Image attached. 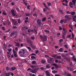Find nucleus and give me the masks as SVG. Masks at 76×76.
Wrapping results in <instances>:
<instances>
[{
  "label": "nucleus",
  "instance_id": "1",
  "mask_svg": "<svg viewBox=\"0 0 76 76\" xmlns=\"http://www.w3.org/2000/svg\"><path fill=\"white\" fill-rule=\"evenodd\" d=\"M19 54L21 57H25L28 56V52L27 50L22 49L19 51Z\"/></svg>",
  "mask_w": 76,
  "mask_h": 76
},
{
  "label": "nucleus",
  "instance_id": "2",
  "mask_svg": "<svg viewBox=\"0 0 76 76\" xmlns=\"http://www.w3.org/2000/svg\"><path fill=\"white\" fill-rule=\"evenodd\" d=\"M39 68L37 67L34 69L33 70L32 69H31L30 68H29L27 69V71H29V70H30V72H31L32 73H36L39 70Z\"/></svg>",
  "mask_w": 76,
  "mask_h": 76
},
{
  "label": "nucleus",
  "instance_id": "3",
  "mask_svg": "<svg viewBox=\"0 0 76 76\" xmlns=\"http://www.w3.org/2000/svg\"><path fill=\"white\" fill-rule=\"evenodd\" d=\"M40 38L41 39H42L43 41H46L47 39V37L45 36H44L43 37H42V36L41 35L40 36Z\"/></svg>",
  "mask_w": 76,
  "mask_h": 76
},
{
  "label": "nucleus",
  "instance_id": "4",
  "mask_svg": "<svg viewBox=\"0 0 76 76\" xmlns=\"http://www.w3.org/2000/svg\"><path fill=\"white\" fill-rule=\"evenodd\" d=\"M11 12L12 14V16H18V15H16V14H17V12H15V10H11Z\"/></svg>",
  "mask_w": 76,
  "mask_h": 76
},
{
  "label": "nucleus",
  "instance_id": "5",
  "mask_svg": "<svg viewBox=\"0 0 76 76\" xmlns=\"http://www.w3.org/2000/svg\"><path fill=\"white\" fill-rule=\"evenodd\" d=\"M12 24L14 25H16L18 24V22L16 21H15V20L12 19Z\"/></svg>",
  "mask_w": 76,
  "mask_h": 76
},
{
  "label": "nucleus",
  "instance_id": "6",
  "mask_svg": "<svg viewBox=\"0 0 76 76\" xmlns=\"http://www.w3.org/2000/svg\"><path fill=\"white\" fill-rule=\"evenodd\" d=\"M18 34L17 32H12L10 36L11 37H13V36L15 35V34Z\"/></svg>",
  "mask_w": 76,
  "mask_h": 76
},
{
  "label": "nucleus",
  "instance_id": "7",
  "mask_svg": "<svg viewBox=\"0 0 76 76\" xmlns=\"http://www.w3.org/2000/svg\"><path fill=\"white\" fill-rule=\"evenodd\" d=\"M45 73L46 74V76H50V72H49L48 71L46 70L45 71Z\"/></svg>",
  "mask_w": 76,
  "mask_h": 76
},
{
  "label": "nucleus",
  "instance_id": "8",
  "mask_svg": "<svg viewBox=\"0 0 76 76\" xmlns=\"http://www.w3.org/2000/svg\"><path fill=\"white\" fill-rule=\"evenodd\" d=\"M73 4L72 2H69V6L70 7H73Z\"/></svg>",
  "mask_w": 76,
  "mask_h": 76
},
{
  "label": "nucleus",
  "instance_id": "9",
  "mask_svg": "<svg viewBox=\"0 0 76 76\" xmlns=\"http://www.w3.org/2000/svg\"><path fill=\"white\" fill-rule=\"evenodd\" d=\"M37 22L38 25H40L41 23V20L40 19H39L37 20Z\"/></svg>",
  "mask_w": 76,
  "mask_h": 76
},
{
  "label": "nucleus",
  "instance_id": "10",
  "mask_svg": "<svg viewBox=\"0 0 76 76\" xmlns=\"http://www.w3.org/2000/svg\"><path fill=\"white\" fill-rule=\"evenodd\" d=\"M10 55H11V53L10 52H7V56L8 58H9L10 57Z\"/></svg>",
  "mask_w": 76,
  "mask_h": 76
},
{
  "label": "nucleus",
  "instance_id": "11",
  "mask_svg": "<svg viewBox=\"0 0 76 76\" xmlns=\"http://www.w3.org/2000/svg\"><path fill=\"white\" fill-rule=\"evenodd\" d=\"M6 23L8 25H10V22L9 21V20H7L6 22Z\"/></svg>",
  "mask_w": 76,
  "mask_h": 76
},
{
  "label": "nucleus",
  "instance_id": "12",
  "mask_svg": "<svg viewBox=\"0 0 76 76\" xmlns=\"http://www.w3.org/2000/svg\"><path fill=\"white\" fill-rule=\"evenodd\" d=\"M32 64L35 65V64H37V61H32Z\"/></svg>",
  "mask_w": 76,
  "mask_h": 76
},
{
  "label": "nucleus",
  "instance_id": "13",
  "mask_svg": "<svg viewBox=\"0 0 76 76\" xmlns=\"http://www.w3.org/2000/svg\"><path fill=\"white\" fill-rule=\"evenodd\" d=\"M53 65L56 68H57V69H58V65H57L56 64H53Z\"/></svg>",
  "mask_w": 76,
  "mask_h": 76
},
{
  "label": "nucleus",
  "instance_id": "14",
  "mask_svg": "<svg viewBox=\"0 0 76 76\" xmlns=\"http://www.w3.org/2000/svg\"><path fill=\"white\" fill-rule=\"evenodd\" d=\"M37 66H35L34 65H31L30 67L32 69H34V68H35L36 67H37Z\"/></svg>",
  "mask_w": 76,
  "mask_h": 76
},
{
  "label": "nucleus",
  "instance_id": "15",
  "mask_svg": "<svg viewBox=\"0 0 76 76\" xmlns=\"http://www.w3.org/2000/svg\"><path fill=\"white\" fill-rule=\"evenodd\" d=\"M72 1L74 5H75V3L76 2V0H72Z\"/></svg>",
  "mask_w": 76,
  "mask_h": 76
},
{
  "label": "nucleus",
  "instance_id": "16",
  "mask_svg": "<svg viewBox=\"0 0 76 76\" xmlns=\"http://www.w3.org/2000/svg\"><path fill=\"white\" fill-rule=\"evenodd\" d=\"M11 69L12 71L15 70L16 69V68L15 67H12L11 68Z\"/></svg>",
  "mask_w": 76,
  "mask_h": 76
},
{
  "label": "nucleus",
  "instance_id": "17",
  "mask_svg": "<svg viewBox=\"0 0 76 76\" xmlns=\"http://www.w3.org/2000/svg\"><path fill=\"white\" fill-rule=\"evenodd\" d=\"M2 14L4 15H7V13H6V11H5V10H4L3 11V12L2 13Z\"/></svg>",
  "mask_w": 76,
  "mask_h": 76
},
{
  "label": "nucleus",
  "instance_id": "18",
  "mask_svg": "<svg viewBox=\"0 0 76 76\" xmlns=\"http://www.w3.org/2000/svg\"><path fill=\"white\" fill-rule=\"evenodd\" d=\"M59 12H60L61 13V14H62V15L64 14V13L63 12V10L59 9Z\"/></svg>",
  "mask_w": 76,
  "mask_h": 76
},
{
  "label": "nucleus",
  "instance_id": "19",
  "mask_svg": "<svg viewBox=\"0 0 76 76\" xmlns=\"http://www.w3.org/2000/svg\"><path fill=\"white\" fill-rule=\"evenodd\" d=\"M49 41H50V42L53 41V37H52V36H50V38L49 39Z\"/></svg>",
  "mask_w": 76,
  "mask_h": 76
},
{
  "label": "nucleus",
  "instance_id": "20",
  "mask_svg": "<svg viewBox=\"0 0 76 76\" xmlns=\"http://www.w3.org/2000/svg\"><path fill=\"white\" fill-rule=\"evenodd\" d=\"M28 32H31V31H32V32H33L34 31V30H31L30 29H29L28 30Z\"/></svg>",
  "mask_w": 76,
  "mask_h": 76
},
{
  "label": "nucleus",
  "instance_id": "21",
  "mask_svg": "<svg viewBox=\"0 0 76 76\" xmlns=\"http://www.w3.org/2000/svg\"><path fill=\"white\" fill-rule=\"evenodd\" d=\"M65 18L66 19H69V17L68 15H66L65 16Z\"/></svg>",
  "mask_w": 76,
  "mask_h": 76
},
{
  "label": "nucleus",
  "instance_id": "22",
  "mask_svg": "<svg viewBox=\"0 0 76 76\" xmlns=\"http://www.w3.org/2000/svg\"><path fill=\"white\" fill-rule=\"evenodd\" d=\"M64 20H61L60 21V23H63V22H64Z\"/></svg>",
  "mask_w": 76,
  "mask_h": 76
},
{
  "label": "nucleus",
  "instance_id": "23",
  "mask_svg": "<svg viewBox=\"0 0 76 76\" xmlns=\"http://www.w3.org/2000/svg\"><path fill=\"white\" fill-rule=\"evenodd\" d=\"M46 68H48V69L49 68H50V65L49 64H48L46 66Z\"/></svg>",
  "mask_w": 76,
  "mask_h": 76
},
{
  "label": "nucleus",
  "instance_id": "24",
  "mask_svg": "<svg viewBox=\"0 0 76 76\" xmlns=\"http://www.w3.org/2000/svg\"><path fill=\"white\" fill-rule=\"evenodd\" d=\"M30 44L31 47L32 46V44H33V42H32V41H30V42H29Z\"/></svg>",
  "mask_w": 76,
  "mask_h": 76
},
{
  "label": "nucleus",
  "instance_id": "25",
  "mask_svg": "<svg viewBox=\"0 0 76 76\" xmlns=\"http://www.w3.org/2000/svg\"><path fill=\"white\" fill-rule=\"evenodd\" d=\"M59 43H61V42H63V39H61L59 40Z\"/></svg>",
  "mask_w": 76,
  "mask_h": 76
},
{
  "label": "nucleus",
  "instance_id": "26",
  "mask_svg": "<svg viewBox=\"0 0 76 76\" xmlns=\"http://www.w3.org/2000/svg\"><path fill=\"white\" fill-rule=\"evenodd\" d=\"M10 73L9 72V73H7L5 74V75L7 76H9L10 75Z\"/></svg>",
  "mask_w": 76,
  "mask_h": 76
},
{
  "label": "nucleus",
  "instance_id": "27",
  "mask_svg": "<svg viewBox=\"0 0 76 76\" xmlns=\"http://www.w3.org/2000/svg\"><path fill=\"white\" fill-rule=\"evenodd\" d=\"M57 71H56V70H53L52 71V73H57Z\"/></svg>",
  "mask_w": 76,
  "mask_h": 76
},
{
  "label": "nucleus",
  "instance_id": "28",
  "mask_svg": "<svg viewBox=\"0 0 76 76\" xmlns=\"http://www.w3.org/2000/svg\"><path fill=\"white\" fill-rule=\"evenodd\" d=\"M71 14L72 15H75V12H71Z\"/></svg>",
  "mask_w": 76,
  "mask_h": 76
},
{
  "label": "nucleus",
  "instance_id": "29",
  "mask_svg": "<svg viewBox=\"0 0 76 76\" xmlns=\"http://www.w3.org/2000/svg\"><path fill=\"white\" fill-rule=\"evenodd\" d=\"M69 28H71V29H72V30H73V27H72V25H71L69 24Z\"/></svg>",
  "mask_w": 76,
  "mask_h": 76
},
{
  "label": "nucleus",
  "instance_id": "30",
  "mask_svg": "<svg viewBox=\"0 0 76 76\" xmlns=\"http://www.w3.org/2000/svg\"><path fill=\"white\" fill-rule=\"evenodd\" d=\"M45 62H46V61H45V60H42L41 61V63H42V64H44Z\"/></svg>",
  "mask_w": 76,
  "mask_h": 76
},
{
  "label": "nucleus",
  "instance_id": "31",
  "mask_svg": "<svg viewBox=\"0 0 76 76\" xmlns=\"http://www.w3.org/2000/svg\"><path fill=\"white\" fill-rule=\"evenodd\" d=\"M59 51H60L61 52H63V48H61L59 50Z\"/></svg>",
  "mask_w": 76,
  "mask_h": 76
},
{
  "label": "nucleus",
  "instance_id": "32",
  "mask_svg": "<svg viewBox=\"0 0 76 76\" xmlns=\"http://www.w3.org/2000/svg\"><path fill=\"white\" fill-rule=\"evenodd\" d=\"M62 4H63V6H68V5L67 4H65L64 3H62Z\"/></svg>",
  "mask_w": 76,
  "mask_h": 76
},
{
  "label": "nucleus",
  "instance_id": "33",
  "mask_svg": "<svg viewBox=\"0 0 76 76\" xmlns=\"http://www.w3.org/2000/svg\"><path fill=\"white\" fill-rule=\"evenodd\" d=\"M67 32V31L66 30L65 31H64L63 35H65L66 34V33Z\"/></svg>",
  "mask_w": 76,
  "mask_h": 76
},
{
  "label": "nucleus",
  "instance_id": "34",
  "mask_svg": "<svg viewBox=\"0 0 76 76\" xmlns=\"http://www.w3.org/2000/svg\"><path fill=\"white\" fill-rule=\"evenodd\" d=\"M57 59H61V57L60 56H58L56 58Z\"/></svg>",
  "mask_w": 76,
  "mask_h": 76
},
{
  "label": "nucleus",
  "instance_id": "35",
  "mask_svg": "<svg viewBox=\"0 0 76 76\" xmlns=\"http://www.w3.org/2000/svg\"><path fill=\"white\" fill-rule=\"evenodd\" d=\"M73 21H74V22H76V18H75L74 17H73Z\"/></svg>",
  "mask_w": 76,
  "mask_h": 76
},
{
  "label": "nucleus",
  "instance_id": "36",
  "mask_svg": "<svg viewBox=\"0 0 76 76\" xmlns=\"http://www.w3.org/2000/svg\"><path fill=\"white\" fill-rule=\"evenodd\" d=\"M60 62V61H58L57 60H55V62H56L57 63H59Z\"/></svg>",
  "mask_w": 76,
  "mask_h": 76
},
{
  "label": "nucleus",
  "instance_id": "37",
  "mask_svg": "<svg viewBox=\"0 0 76 76\" xmlns=\"http://www.w3.org/2000/svg\"><path fill=\"white\" fill-rule=\"evenodd\" d=\"M45 32H47V33H49V32H50V31L47 30H45Z\"/></svg>",
  "mask_w": 76,
  "mask_h": 76
},
{
  "label": "nucleus",
  "instance_id": "38",
  "mask_svg": "<svg viewBox=\"0 0 76 76\" xmlns=\"http://www.w3.org/2000/svg\"><path fill=\"white\" fill-rule=\"evenodd\" d=\"M31 40H34V39H35V37H31Z\"/></svg>",
  "mask_w": 76,
  "mask_h": 76
},
{
  "label": "nucleus",
  "instance_id": "39",
  "mask_svg": "<svg viewBox=\"0 0 76 76\" xmlns=\"http://www.w3.org/2000/svg\"><path fill=\"white\" fill-rule=\"evenodd\" d=\"M36 58V57L34 56H32L31 57V58H33V59H35V58Z\"/></svg>",
  "mask_w": 76,
  "mask_h": 76
},
{
  "label": "nucleus",
  "instance_id": "40",
  "mask_svg": "<svg viewBox=\"0 0 76 76\" xmlns=\"http://www.w3.org/2000/svg\"><path fill=\"white\" fill-rule=\"evenodd\" d=\"M34 32H35V33L36 34H37V30H35V29H34Z\"/></svg>",
  "mask_w": 76,
  "mask_h": 76
},
{
  "label": "nucleus",
  "instance_id": "41",
  "mask_svg": "<svg viewBox=\"0 0 76 76\" xmlns=\"http://www.w3.org/2000/svg\"><path fill=\"white\" fill-rule=\"evenodd\" d=\"M23 61L25 63H27V61L26 60V59H23Z\"/></svg>",
  "mask_w": 76,
  "mask_h": 76
},
{
  "label": "nucleus",
  "instance_id": "42",
  "mask_svg": "<svg viewBox=\"0 0 76 76\" xmlns=\"http://www.w3.org/2000/svg\"><path fill=\"white\" fill-rule=\"evenodd\" d=\"M13 52L14 54H15V53H16V52L14 49L13 50Z\"/></svg>",
  "mask_w": 76,
  "mask_h": 76
},
{
  "label": "nucleus",
  "instance_id": "43",
  "mask_svg": "<svg viewBox=\"0 0 76 76\" xmlns=\"http://www.w3.org/2000/svg\"><path fill=\"white\" fill-rule=\"evenodd\" d=\"M67 13V14H71V12L69 11H67L66 12Z\"/></svg>",
  "mask_w": 76,
  "mask_h": 76
},
{
  "label": "nucleus",
  "instance_id": "44",
  "mask_svg": "<svg viewBox=\"0 0 76 76\" xmlns=\"http://www.w3.org/2000/svg\"><path fill=\"white\" fill-rule=\"evenodd\" d=\"M71 37V35H69L66 37V38H69Z\"/></svg>",
  "mask_w": 76,
  "mask_h": 76
},
{
  "label": "nucleus",
  "instance_id": "45",
  "mask_svg": "<svg viewBox=\"0 0 76 76\" xmlns=\"http://www.w3.org/2000/svg\"><path fill=\"white\" fill-rule=\"evenodd\" d=\"M46 20V18H44L42 19V21H45Z\"/></svg>",
  "mask_w": 76,
  "mask_h": 76
},
{
  "label": "nucleus",
  "instance_id": "46",
  "mask_svg": "<svg viewBox=\"0 0 76 76\" xmlns=\"http://www.w3.org/2000/svg\"><path fill=\"white\" fill-rule=\"evenodd\" d=\"M67 76H72V75H71V74H70V73H68L67 74Z\"/></svg>",
  "mask_w": 76,
  "mask_h": 76
},
{
  "label": "nucleus",
  "instance_id": "47",
  "mask_svg": "<svg viewBox=\"0 0 76 76\" xmlns=\"http://www.w3.org/2000/svg\"><path fill=\"white\" fill-rule=\"evenodd\" d=\"M8 50L9 52H11V51H12V49H8Z\"/></svg>",
  "mask_w": 76,
  "mask_h": 76
},
{
  "label": "nucleus",
  "instance_id": "48",
  "mask_svg": "<svg viewBox=\"0 0 76 76\" xmlns=\"http://www.w3.org/2000/svg\"><path fill=\"white\" fill-rule=\"evenodd\" d=\"M59 31H61V30H62V28H61V26H59Z\"/></svg>",
  "mask_w": 76,
  "mask_h": 76
},
{
  "label": "nucleus",
  "instance_id": "49",
  "mask_svg": "<svg viewBox=\"0 0 76 76\" xmlns=\"http://www.w3.org/2000/svg\"><path fill=\"white\" fill-rule=\"evenodd\" d=\"M47 4H48V6H51V3H48Z\"/></svg>",
  "mask_w": 76,
  "mask_h": 76
},
{
  "label": "nucleus",
  "instance_id": "50",
  "mask_svg": "<svg viewBox=\"0 0 76 76\" xmlns=\"http://www.w3.org/2000/svg\"><path fill=\"white\" fill-rule=\"evenodd\" d=\"M11 4L12 6H14L15 5V3L13 2H12Z\"/></svg>",
  "mask_w": 76,
  "mask_h": 76
},
{
  "label": "nucleus",
  "instance_id": "51",
  "mask_svg": "<svg viewBox=\"0 0 76 76\" xmlns=\"http://www.w3.org/2000/svg\"><path fill=\"white\" fill-rule=\"evenodd\" d=\"M18 23H20V19H18Z\"/></svg>",
  "mask_w": 76,
  "mask_h": 76
},
{
  "label": "nucleus",
  "instance_id": "52",
  "mask_svg": "<svg viewBox=\"0 0 76 76\" xmlns=\"http://www.w3.org/2000/svg\"><path fill=\"white\" fill-rule=\"evenodd\" d=\"M14 56L15 57H17V54H16V53H14Z\"/></svg>",
  "mask_w": 76,
  "mask_h": 76
},
{
  "label": "nucleus",
  "instance_id": "53",
  "mask_svg": "<svg viewBox=\"0 0 76 76\" xmlns=\"http://www.w3.org/2000/svg\"><path fill=\"white\" fill-rule=\"evenodd\" d=\"M72 37L73 39L75 38V37H74V34H73V33H72Z\"/></svg>",
  "mask_w": 76,
  "mask_h": 76
},
{
  "label": "nucleus",
  "instance_id": "54",
  "mask_svg": "<svg viewBox=\"0 0 76 76\" xmlns=\"http://www.w3.org/2000/svg\"><path fill=\"white\" fill-rule=\"evenodd\" d=\"M10 29H8V31H7L6 32H10Z\"/></svg>",
  "mask_w": 76,
  "mask_h": 76
},
{
  "label": "nucleus",
  "instance_id": "55",
  "mask_svg": "<svg viewBox=\"0 0 76 76\" xmlns=\"http://www.w3.org/2000/svg\"><path fill=\"white\" fill-rule=\"evenodd\" d=\"M60 35H61V34H60V33H58L57 34V36L58 37H59Z\"/></svg>",
  "mask_w": 76,
  "mask_h": 76
},
{
  "label": "nucleus",
  "instance_id": "56",
  "mask_svg": "<svg viewBox=\"0 0 76 76\" xmlns=\"http://www.w3.org/2000/svg\"><path fill=\"white\" fill-rule=\"evenodd\" d=\"M43 11L44 12H46L47 11V9L45 8H43Z\"/></svg>",
  "mask_w": 76,
  "mask_h": 76
},
{
  "label": "nucleus",
  "instance_id": "57",
  "mask_svg": "<svg viewBox=\"0 0 76 76\" xmlns=\"http://www.w3.org/2000/svg\"><path fill=\"white\" fill-rule=\"evenodd\" d=\"M26 16H28L29 15H30V14L29 13H26Z\"/></svg>",
  "mask_w": 76,
  "mask_h": 76
},
{
  "label": "nucleus",
  "instance_id": "58",
  "mask_svg": "<svg viewBox=\"0 0 76 76\" xmlns=\"http://www.w3.org/2000/svg\"><path fill=\"white\" fill-rule=\"evenodd\" d=\"M6 69L7 70H9V69H10V68L8 67H7L6 68Z\"/></svg>",
  "mask_w": 76,
  "mask_h": 76
},
{
  "label": "nucleus",
  "instance_id": "59",
  "mask_svg": "<svg viewBox=\"0 0 76 76\" xmlns=\"http://www.w3.org/2000/svg\"><path fill=\"white\" fill-rule=\"evenodd\" d=\"M16 46H19V43H16Z\"/></svg>",
  "mask_w": 76,
  "mask_h": 76
},
{
  "label": "nucleus",
  "instance_id": "60",
  "mask_svg": "<svg viewBox=\"0 0 76 76\" xmlns=\"http://www.w3.org/2000/svg\"><path fill=\"white\" fill-rule=\"evenodd\" d=\"M64 46L65 47H66V48H68V47L67 46V45H66V44L64 45Z\"/></svg>",
  "mask_w": 76,
  "mask_h": 76
},
{
  "label": "nucleus",
  "instance_id": "61",
  "mask_svg": "<svg viewBox=\"0 0 76 76\" xmlns=\"http://www.w3.org/2000/svg\"><path fill=\"white\" fill-rule=\"evenodd\" d=\"M40 69H41V70H44V68L43 67H42L40 68Z\"/></svg>",
  "mask_w": 76,
  "mask_h": 76
},
{
  "label": "nucleus",
  "instance_id": "62",
  "mask_svg": "<svg viewBox=\"0 0 76 76\" xmlns=\"http://www.w3.org/2000/svg\"><path fill=\"white\" fill-rule=\"evenodd\" d=\"M2 29L4 31V30H5V28H4V27H2Z\"/></svg>",
  "mask_w": 76,
  "mask_h": 76
},
{
  "label": "nucleus",
  "instance_id": "63",
  "mask_svg": "<svg viewBox=\"0 0 76 76\" xmlns=\"http://www.w3.org/2000/svg\"><path fill=\"white\" fill-rule=\"evenodd\" d=\"M27 48L28 50H31V47H27Z\"/></svg>",
  "mask_w": 76,
  "mask_h": 76
},
{
  "label": "nucleus",
  "instance_id": "64",
  "mask_svg": "<svg viewBox=\"0 0 76 76\" xmlns=\"http://www.w3.org/2000/svg\"><path fill=\"white\" fill-rule=\"evenodd\" d=\"M73 61H74L76 62V59L75 58H73Z\"/></svg>",
  "mask_w": 76,
  "mask_h": 76
}]
</instances>
